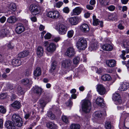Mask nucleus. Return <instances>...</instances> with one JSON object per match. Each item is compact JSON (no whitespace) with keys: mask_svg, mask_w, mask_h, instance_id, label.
<instances>
[{"mask_svg":"<svg viewBox=\"0 0 129 129\" xmlns=\"http://www.w3.org/2000/svg\"><path fill=\"white\" fill-rule=\"evenodd\" d=\"M77 48L79 50H84L87 47V42L86 39L83 37L79 38L76 43Z\"/></svg>","mask_w":129,"mask_h":129,"instance_id":"nucleus-1","label":"nucleus"},{"mask_svg":"<svg viewBox=\"0 0 129 129\" xmlns=\"http://www.w3.org/2000/svg\"><path fill=\"white\" fill-rule=\"evenodd\" d=\"M82 107L83 111L86 113L89 112L91 108V102L88 100H84L82 102Z\"/></svg>","mask_w":129,"mask_h":129,"instance_id":"nucleus-2","label":"nucleus"},{"mask_svg":"<svg viewBox=\"0 0 129 129\" xmlns=\"http://www.w3.org/2000/svg\"><path fill=\"white\" fill-rule=\"evenodd\" d=\"M55 29L61 35L65 34L67 31L68 28L65 25L60 23H58L55 26Z\"/></svg>","mask_w":129,"mask_h":129,"instance_id":"nucleus-3","label":"nucleus"},{"mask_svg":"<svg viewBox=\"0 0 129 129\" xmlns=\"http://www.w3.org/2000/svg\"><path fill=\"white\" fill-rule=\"evenodd\" d=\"M12 120L15 123L16 125L18 127H21L23 124L21 118L19 115L16 114H14L12 117Z\"/></svg>","mask_w":129,"mask_h":129,"instance_id":"nucleus-4","label":"nucleus"},{"mask_svg":"<svg viewBox=\"0 0 129 129\" xmlns=\"http://www.w3.org/2000/svg\"><path fill=\"white\" fill-rule=\"evenodd\" d=\"M29 10L33 15H37L41 12L40 7L34 4H32L30 6Z\"/></svg>","mask_w":129,"mask_h":129,"instance_id":"nucleus-5","label":"nucleus"},{"mask_svg":"<svg viewBox=\"0 0 129 129\" xmlns=\"http://www.w3.org/2000/svg\"><path fill=\"white\" fill-rule=\"evenodd\" d=\"M123 46L125 49L122 51V53L120 55V56L123 59L125 60L126 58L124 56L125 54V53H129V42H124Z\"/></svg>","mask_w":129,"mask_h":129,"instance_id":"nucleus-6","label":"nucleus"},{"mask_svg":"<svg viewBox=\"0 0 129 129\" xmlns=\"http://www.w3.org/2000/svg\"><path fill=\"white\" fill-rule=\"evenodd\" d=\"M47 15L51 18L56 19L59 17L60 14L58 11H55L49 12L47 13Z\"/></svg>","mask_w":129,"mask_h":129,"instance_id":"nucleus-7","label":"nucleus"},{"mask_svg":"<svg viewBox=\"0 0 129 129\" xmlns=\"http://www.w3.org/2000/svg\"><path fill=\"white\" fill-rule=\"evenodd\" d=\"M49 101V100L48 97H46L44 98H42L39 101V104L41 108L43 109L46 103Z\"/></svg>","mask_w":129,"mask_h":129,"instance_id":"nucleus-8","label":"nucleus"},{"mask_svg":"<svg viewBox=\"0 0 129 129\" xmlns=\"http://www.w3.org/2000/svg\"><path fill=\"white\" fill-rule=\"evenodd\" d=\"M25 30V28L23 24L20 23H18L16 25L15 31L17 34H20Z\"/></svg>","mask_w":129,"mask_h":129,"instance_id":"nucleus-9","label":"nucleus"},{"mask_svg":"<svg viewBox=\"0 0 129 129\" xmlns=\"http://www.w3.org/2000/svg\"><path fill=\"white\" fill-rule=\"evenodd\" d=\"M96 89L99 93L101 95H104L106 93V89L103 85L101 84L97 85Z\"/></svg>","mask_w":129,"mask_h":129,"instance_id":"nucleus-10","label":"nucleus"},{"mask_svg":"<svg viewBox=\"0 0 129 129\" xmlns=\"http://www.w3.org/2000/svg\"><path fill=\"white\" fill-rule=\"evenodd\" d=\"M76 54L75 49L73 47L68 48L65 53L66 55L69 57L73 56Z\"/></svg>","mask_w":129,"mask_h":129,"instance_id":"nucleus-11","label":"nucleus"},{"mask_svg":"<svg viewBox=\"0 0 129 129\" xmlns=\"http://www.w3.org/2000/svg\"><path fill=\"white\" fill-rule=\"evenodd\" d=\"M72 62L69 59H67L63 60L62 62V67L65 68H70L71 66Z\"/></svg>","mask_w":129,"mask_h":129,"instance_id":"nucleus-12","label":"nucleus"},{"mask_svg":"<svg viewBox=\"0 0 129 129\" xmlns=\"http://www.w3.org/2000/svg\"><path fill=\"white\" fill-rule=\"evenodd\" d=\"M80 20V18L78 17H72L69 19V22L72 25H76Z\"/></svg>","mask_w":129,"mask_h":129,"instance_id":"nucleus-13","label":"nucleus"},{"mask_svg":"<svg viewBox=\"0 0 129 129\" xmlns=\"http://www.w3.org/2000/svg\"><path fill=\"white\" fill-rule=\"evenodd\" d=\"M129 87V84L126 82L121 83L119 87L118 90L121 91H124L127 89Z\"/></svg>","mask_w":129,"mask_h":129,"instance_id":"nucleus-14","label":"nucleus"},{"mask_svg":"<svg viewBox=\"0 0 129 129\" xmlns=\"http://www.w3.org/2000/svg\"><path fill=\"white\" fill-rule=\"evenodd\" d=\"M83 9L80 7H76L73 10L72 15H78L81 13Z\"/></svg>","mask_w":129,"mask_h":129,"instance_id":"nucleus-15","label":"nucleus"},{"mask_svg":"<svg viewBox=\"0 0 129 129\" xmlns=\"http://www.w3.org/2000/svg\"><path fill=\"white\" fill-rule=\"evenodd\" d=\"M34 92L38 96H40L42 94L43 89L41 87L38 86H35L34 87Z\"/></svg>","mask_w":129,"mask_h":129,"instance_id":"nucleus-16","label":"nucleus"},{"mask_svg":"<svg viewBox=\"0 0 129 129\" xmlns=\"http://www.w3.org/2000/svg\"><path fill=\"white\" fill-rule=\"evenodd\" d=\"M112 99L114 101H117L119 104H120L122 102L120 95L118 93H115L113 94Z\"/></svg>","mask_w":129,"mask_h":129,"instance_id":"nucleus-17","label":"nucleus"},{"mask_svg":"<svg viewBox=\"0 0 129 129\" xmlns=\"http://www.w3.org/2000/svg\"><path fill=\"white\" fill-rule=\"evenodd\" d=\"M5 126L8 129H15V127L12 121H6L5 124Z\"/></svg>","mask_w":129,"mask_h":129,"instance_id":"nucleus-18","label":"nucleus"},{"mask_svg":"<svg viewBox=\"0 0 129 129\" xmlns=\"http://www.w3.org/2000/svg\"><path fill=\"white\" fill-rule=\"evenodd\" d=\"M106 62L107 66L112 67L115 66L116 61L114 59L108 60L106 61Z\"/></svg>","mask_w":129,"mask_h":129,"instance_id":"nucleus-19","label":"nucleus"},{"mask_svg":"<svg viewBox=\"0 0 129 129\" xmlns=\"http://www.w3.org/2000/svg\"><path fill=\"white\" fill-rule=\"evenodd\" d=\"M80 28L82 31L83 33H87L89 30V28L88 25L85 23L82 24L81 25Z\"/></svg>","mask_w":129,"mask_h":129,"instance_id":"nucleus-20","label":"nucleus"},{"mask_svg":"<svg viewBox=\"0 0 129 129\" xmlns=\"http://www.w3.org/2000/svg\"><path fill=\"white\" fill-rule=\"evenodd\" d=\"M56 49L55 45L54 43H50L48 46L47 47V51L50 52L54 51Z\"/></svg>","mask_w":129,"mask_h":129,"instance_id":"nucleus-21","label":"nucleus"},{"mask_svg":"<svg viewBox=\"0 0 129 129\" xmlns=\"http://www.w3.org/2000/svg\"><path fill=\"white\" fill-rule=\"evenodd\" d=\"M23 63L20 60L14 59L12 61V64L13 66L15 67H18L20 65Z\"/></svg>","mask_w":129,"mask_h":129,"instance_id":"nucleus-22","label":"nucleus"},{"mask_svg":"<svg viewBox=\"0 0 129 129\" xmlns=\"http://www.w3.org/2000/svg\"><path fill=\"white\" fill-rule=\"evenodd\" d=\"M57 62L56 61H55L53 62L52 64V66L50 71L51 73L55 71L57 68Z\"/></svg>","mask_w":129,"mask_h":129,"instance_id":"nucleus-23","label":"nucleus"},{"mask_svg":"<svg viewBox=\"0 0 129 129\" xmlns=\"http://www.w3.org/2000/svg\"><path fill=\"white\" fill-rule=\"evenodd\" d=\"M44 53V49L43 47L41 46H38L37 49V53L39 56L43 55Z\"/></svg>","mask_w":129,"mask_h":129,"instance_id":"nucleus-24","label":"nucleus"},{"mask_svg":"<svg viewBox=\"0 0 129 129\" xmlns=\"http://www.w3.org/2000/svg\"><path fill=\"white\" fill-rule=\"evenodd\" d=\"M41 69L39 67L36 68L34 72V75L35 76H39L41 75Z\"/></svg>","mask_w":129,"mask_h":129,"instance_id":"nucleus-25","label":"nucleus"},{"mask_svg":"<svg viewBox=\"0 0 129 129\" xmlns=\"http://www.w3.org/2000/svg\"><path fill=\"white\" fill-rule=\"evenodd\" d=\"M103 102V98L101 97L98 98L96 100V102L97 104L101 106H103L104 105Z\"/></svg>","mask_w":129,"mask_h":129,"instance_id":"nucleus-26","label":"nucleus"},{"mask_svg":"<svg viewBox=\"0 0 129 129\" xmlns=\"http://www.w3.org/2000/svg\"><path fill=\"white\" fill-rule=\"evenodd\" d=\"M18 20V19L14 16H11L7 19L8 22L11 23H13L16 22Z\"/></svg>","mask_w":129,"mask_h":129,"instance_id":"nucleus-27","label":"nucleus"},{"mask_svg":"<svg viewBox=\"0 0 129 129\" xmlns=\"http://www.w3.org/2000/svg\"><path fill=\"white\" fill-rule=\"evenodd\" d=\"M102 115V113L100 111H96L93 114V116L95 119H98L101 118Z\"/></svg>","mask_w":129,"mask_h":129,"instance_id":"nucleus-28","label":"nucleus"},{"mask_svg":"<svg viewBox=\"0 0 129 129\" xmlns=\"http://www.w3.org/2000/svg\"><path fill=\"white\" fill-rule=\"evenodd\" d=\"M47 127L51 129H56L57 125L52 122H49L46 124Z\"/></svg>","mask_w":129,"mask_h":129,"instance_id":"nucleus-29","label":"nucleus"},{"mask_svg":"<svg viewBox=\"0 0 129 129\" xmlns=\"http://www.w3.org/2000/svg\"><path fill=\"white\" fill-rule=\"evenodd\" d=\"M14 109H19L20 107V103L19 101H16L11 104Z\"/></svg>","mask_w":129,"mask_h":129,"instance_id":"nucleus-30","label":"nucleus"},{"mask_svg":"<svg viewBox=\"0 0 129 129\" xmlns=\"http://www.w3.org/2000/svg\"><path fill=\"white\" fill-rule=\"evenodd\" d=\"M16 9V6L15 4L14 3H12L8 6V10L10 11H15Z\"/></svg>","mask_w":129,"mask_h":129,"instance_id":"nucleus-31","label":"nucleus"},{"mask_svg":"<svg viewBox=\"0 0 129 129\" xmlns=\"http://www.w3.org/2000/svg\"><path fill=\"white\" fill-rule=\"evenodd\" d=\"M102 48L104 50L110 51L112 50L113 47L110 44H105L103 46Z\"/></svg>","mask_w":129,"mask_h":129,"instance_id":"nucleus-32","label":"nucleus"},{"mask_svg":"<svg viewBox=\"0 0 129 129\" xmlns=\"http://www.w3.org/2000/svg\"><path fill=\"white\" fill-rule=\"evenodd\" d=\"M29 53L28 51H25L19 53L18 54V57L20 58L24 57L28 55Z\"/></svg>","mask_w":129,"mask_h":129,"instance_id":"nucleus-33","label":"nucleus"},{"mask_svg":"<svg viewBox=\"0 0 129 129\" xmlns=\"http://www.w3.org/2000/svg\"><path fill=\"white\" fill-rule=\"evenodd\" d=\"M16 90L17 93L19 95L23 94L25 93L24 89L19 85L18 86Z\"/></svg>","mask_w":129,"mask_h":129,"instance_id":"nucleus-34","label":"nucleus"},{"mask_svg":"<svg viewBox=\"0 0 129 129\" xmlns=\"http://www.w3.org/2000/svg\"><path fill=\"white\" fill-rule=\"evenodd\" d=\"M31 82V80L28 78L22 79L21 80V83L23 85H27L29 84Z\"/></svg>","mask_w":129,"mask_h":129,"instance_id":"nucleus-35","label":"nucleus"},{"mask_svg":"<svg viewBox=\"0 0 129 129\" xmlns=\"http://www.w3.org/2000/svg\"><path fill=\"white\" fill-rule=\"evenodd\" d=\"M102 79L104 81H108L111 79V77L109 74H106L102 76Z\"/></svg>","mask_w":129,"mask_h":129,"instance_id":"nucleus-36","label":"nucleus"},{"mask_svg":"<svg viewBox=\"0 0 129 129\" xmlns=\"http://www.w3.org/2000/svg\"><path fill=\"white\" fill-rule=\"evenodd\" d=\"M98 43L95 42L91 44L90 46V48L91 49V50H95L98 48Z\"/></svg>","mask_w":129,"mask_h":129,"instance_id":"nucleus-37","label":"nucleus"},{"mask_svg":"<svg viewBox=\"0 0 129 129\" xmlns=\"http://www.w3.org/2000/svg\"><path fill=\"white\" fill-rule=\"evenodd\" d=\"M108 18L110 20H115L117 19V15L115 13H113L109 16Z\"/></svg>","mask_w":129,"mask_h":129,"instance_id":"nucleus-38","label":"nucleus"},{"mask_svg":"<svg viewBox=\"0 0 129 129\" xmlns=\"http://www.w3.org/2000/svg\"><path fill=\"white\" fill-rule=\"evenodd\" d=\"M70 127L71 129H80V126L79 124H71Z\"/></svg>","mask_w":129,"mask_h":129,"instance_id":"nucleus-39","label":"nucleus"},{"mask_svg":"<svg viewBox=\"0 0 129 129\" xmlns=\"http://www.w3.org/2000/svg\"><path fill=\"white\" fill-rule=\"evenodd\" d=\"M47 116L51 120L54 119L55 118V116L50 111H49L47 113Z\"/></svg>","mask_w":129,"mask_h":129,"instance_id":"nucleus-40","label":"nucleus"},{"mask_svg":"<svg viewBox=\"0 0 129 129\" xmlns=\"http://www.w3.org/2000/svg\"><path fill=\"white\" fill-rule=\"evenodd\" d=\"M93 24L94 25L96 26L99 24V19L96 18V17L95 15L93 16Z\"/></svg>","mask_w":129,"mask_h":129,"instance_id":"nucleus-41","label":"nucleus"},{"mask_svg":"<svg viewBox=\"0 0 129 129\" xmlns=\"http://www.w3.org/2000/svg\"><path fill=\"white\" fill-rule=\"evenodd\" d=\"M80 58L78 56L75 57L73 59V62L74 64H77L79 62Z\"/></svg>","mask_w":129,"mask_h":129,"instance_id":"nucleus-42","label":"nucleus"},{"mask_svg":"<svg viewBox=\"0 0 129 129\" xmlns=\"http://www.w3.org/2000/svg\"><path fill=\"white\" fill-rule=\"evenodd\" d=\"M15 86L12 84H10V83H8L7 85V87L10 90H12L15 88Z\"/></svg>","mask_w":129,"mask_h":129,"instance_id":"nucleus-43","label":"nucleus"},{"mask_svg":"<svg viewBox=\"0 0 129 129\" xmlns=\"http://www.w3.org/2000/svg\"><path fill=\"white\" fill-rule=\"evenodd\" d=\"M62 119L63 122L66 123H68L69 122L68 118L65 115H63L62 116Z\"/></svg>","mask_w":129,"mask_h":129,"instance_id":"nucleus-44","label":"nucleus"},{"mask_svg":"<svg viewBox=\"0 0 129 129\" xmlns=\"http://www.w3.org/2000/svg\"><path fill=\"white\" fill-rule=\"evenodd\" d=\"M105 127L106 129H110L111 127V125L110 122L106 121L105 123Z\"/></svg>","mask_w":129,"mask_h":129,"instance_id":"nucleus-45","label":"nucleus"},{"mask_svg":"<svg viewBox=\"0 0 129 129\" xmlns=\"http://www.w3.org/2000/svg\"><path fill=\"white\" fill-rule=\"evenodd\" d=\"M107 0H98L99 2L101 5L102 6H104L105 5V3H106Z\"/></svg>","mask_w":129,"mask_h":129,"instance_id":"nucleus-46","label":"nucleus"},{"mask_svg":"<svg viewBox=\"0 0 129 129\" xmlns=\"http://www.w3.org/2000/svg\"><path fill=\"white\" fill-rule=\"evenodd\" d=\"M74 32L73 30H70L68 33V36L69 38H72L74 34Z\"/></svg>","mask_w":129,"mask_h":129,"instance_id":"nucleus-47","label":"nucleus"},{"mask_svg":"<svg viewBox=\"0 0 129 129\" xmlns=\"http://www.w3.org/2000/svg\"><path fill=\"white\" fill-rule=\"evenodd\" d=\"M6 112V109L4 107L2 106H0V112L4 114Z\"/></svg>","mask_w":129,"mask_h":129,"instance_id":"nucleus-48","label":"nucleus"},{"mask_svg":"<svg viewBox=\"0 0 129 129\" xmlns=\"http://www.w3.org/2000/svg\"><path fill=\"white\" fill-rule=\"evenodd\" d=\"M63 4L62 2L59 1L56 4V7L58 8H59Z\"/></svg>","mask_w":129,"mask_h":129,"instance_id":"nucleus-49","label":"nucleus"},{"mask_svg":"<svg viewBox=\"0 0 129 129\" xmlns=\"http://www.w3.org/2000/svg\"><path fill=\"white\" fill-rule=\"evenodd\" d=\"M107 8L110 11H112L114 10L115 9V7L114 6L111 5L108 7Z\"/></svg>","mask_w":129,"mask_h":129,"instance_id":"nucleus-50","label":"nucleus"},{"mask_svg":"<svg viewBox=\"0 0 129 129\" xmlns=\"http://www.w3.org/2000/svg\"><path fill=\"white\" fill-rule=\"evenodd\" d=\"M51 37V34L49 33H48L45 36L44 38L46 39H50Z\"/></svg>","mask_w":129,"mask_h":129,"instance_id":"nucleus-51","label":"nucleus"},{"mask_svg":"<svg viewBox=\"0 0 129 129\" xmlns=\"http://www.w3.org/2000/svg\"><path fill=\"white\" fill-rule=\"evenodd\" d=\"M63 11L64 12L67 13L69 12V9L68 7H65L63 9Z\"/></svg>","mask_w":129,"mask_h":129,"instance_id":"nucleus-52","label":"nucleus"},{"mask_svg":"<svg viewBox=\"0 0 129 129\" xmlns=\"http://www.w3.org/2000/svg\"><path fill=\"white\" fill-rule=\"evenodd\" d=\"M6 17L4 16L0 18V21L2 23H4L6 21Z\"/></svg>","mask_w":129,"mask_h":129,"instance_id":"nucleus-53","label":"nucleus"},{"mask_svg":"<svg viewBox=\"0 0 129 129\" xmlns=\"http://www.w3.org/2000/svg\"><path fill=\"white\" fill-rule=\"evenodd\" d=\"M6 97V95L5 93H2L0 95V98L2 99H4Z\"/></svg>","mask_w":129,"mask_h":129,"instance_id":"nucleus-54","label":"nucleus"},{"mask_svg":"<svg viewBox=\"0 0 129 129\" xmlns=\"http://www.w3.org/2000/svg\"><path fill=\"white\" fill-rule=\"evenodd\" d=\"M37 116V117H33V116L31 117H30V119L32 120H34V119H36V120H38L39 119L40 117L39 116Z\"/></svg>","mask_w":129,"mask_h":129,"instance_id":"nucleus-55","label":"nucleus"},{"mask_svg":"<svg viewBox=\"0 0 129 129\" xmlns=\"http://www.w3.org/2000/svg\"><path fill=\"white\" fill-rule=\"evenodd\" d=\"M129 0H121V3L123 4H126L128 2Z\"/></svg>","mask_w":129,"mask_h":129,"instance_id":"nucleus-56","label":"nucleus"},{"mask_svg":"<svg viewBox=\"0 0 129 129\" xmlns=\"http://www.w3.org/2000/svg\"><path fill=\"white\" fill-rule=\"evenodd\" d=\"M16 98V96L15 94H12L11 96V100L12 101H13Z\"/></svg>","mask_w":129,"mask_h":129,"instance_id":"nucleus-57","label":"nucleus"},{"mask_svg":"<svg viewBox=\"0 0 129 129\" xmlns=\"http://www.w3.org/2000/svg\"><path fill=\"white\" fill-rule=\"evenodd\" d=\"M118 28L120 29H124V27L121 24H119L118 25Z\"/></svg>","mask_w":129,"mask_h":129,"instance_id":"nucleus-58","label":"nucleus"},{"mask_svg":"<svg viewBox=\"0 0 129 129\" xmlns=\"http://www.w3.org/2000/svg\"><path fill=\"white\" fill-rule=\"evenodd\" d=\"M9 32V31L6 29H4L3 30V34L6 35Z\"/></svg>","mask_w":129,"mask_h":129,"instance_id":"nucleus-59","label":"nucleus"},{"mask_svg":"<svg viewBox=\"0 0 129 129\" xmlns=\"http://www.w3.org/2000/svg\"><path fill=\"white\" fill-rule=\"evenodd\" d=\"M86 8L90 10H92L93 9V7L92 6L89 5H87Z\"/></svg>","mask_w":129,"mask_h":129,"instance_id":"nucleus-60","label":"nucleus"},{"mask_svg":"<svg viewBox=\"0 0 129 129\" xmlns=\"http://www.w3.org/2000/svg\"><path fill=\"white\" fill-rule=\"evenodd\" d=\"M8 46L9 49H12L13 48L14 46L11 45V43H9L8 45Z\"/></svg>","mask_w":129,"mask_h":129,"instance_id":"nucleus-61","label":"nucleus"},{"mask_svg":"<svg viewBox=\"0 0 129 129\" xmlns=\"http://www.w3.org/2000/svg\"><path fill=\"white\" fill-rule=\"evenodd\" d=\"M44 28L45 27L44 26L42 25H41L39 28V30L40 31H42L43 30Z\"/></svg>","mask_w":129,"mask_h":129,"instance_id":"nucleus-62","label":"nucleus"},{"mask_svg":"<svg viewBox=\"0 0 129 129\" xmlns=\"http://www.w3.org/2000/svg\"><path fill=\"white\" fill-rule=\"evenodd\" d=\"M60 39V38L59 37H57L53 39L54 41L56 42H57Z\"/></svg>","mask_w":129,"mask_h":129,"instance_id":"nucleus-63","label":"nucleus"},{"mask_svg":"<svg viewBox=\"0 0 129 129\" xmlns=\"http://www.w3.org/2000/svg\"><path fill=\"white\" fill-rule=\"evenodd\" d=\"M90 4L92 5H93L95 3V0H91L90 2Z\"/></svg>","mask_w":129,"mask_h":129,"instance_id":"nucleus-64","label":"nucleus"}]
</instances>
